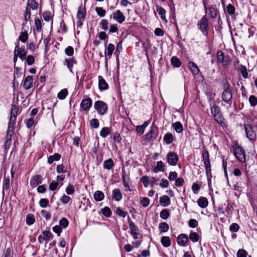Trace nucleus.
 <instances>
[{"instance_id":"2eb2a0df","label":"nucleus","mask_w":257,"mask_h":257,"mask_svg":"<svg viewBox=\"0 0 257 257\" xmlns=\"http://www.w3.org/2000/svg\"><path fill=\"white\" fill-rule=\"evenodd\" d=\"M177 241L179 245L185 246L188 241V236L185 234H180L177 237Z\"/></svg>"},{"instance_id":"6e6d98bb","label":"nucleus","mask_w":257,"mask_h":257,"mask_svg":"<svg viewBox=\"0 0 257 257\" xmlns=\"http://www.w3.org/2000/svg\"><path fill=\"white\" fill-rule=\"evenodd\" d=\"M10 179L9 178H5L4 180V183L3 185V188L4 190H6L7 191H9L10 190Z\"/></svg>"},{"instance_id":"680f3d73","label":"nucleus","mask_w":257,"mask_h":257,"mask_svg":"<svg viewBox=\"0 0 257 257\" xmlns=\"http://www.w3.org/2000/svg\"><path fill=\"white\" fill-rule=\"evenodd\" d=\"M49 203L48 199L46 198L41 199L39 201V205L42 208H46Z\"/></svg>"},{"instance_id":"9b49d317","label":"nucleus","mask_w":257,"mask_h":257,"mask_svg":"<svg viewBox=\"0 0 257 257\" xmlns=\"http://www.w3.org/2000/svg\"><path fill=\"white\" fill-rule=\"evenodd\" d=\"M92 104V100L90 98L83 99L81 102L80 107L82 109L88 112Z\"/></svg>"},{"instance_id":"423d86ee","label":"nucleus","mask_w":257,"mask_h":257,"mask_svg":"<svg viewBox=\"0 0 257 257\" xmlns=\"http://www.w3.org/2000/svg\"><path fill=\"white\" fill-rule=\"evenodd\" d=\"M94 107L97 110L98 114L104 115L107 111V104L100 100L96 101L94 104Z\"/></svg>"},{"instance_id":"1a4fd4ad","label":"nucleus","mask_w":257,"mask_h":257,"mask_svg":"<svg viewBox=\"0 0 257 257\" xmlns=\"http://www.w3.org/2000/svg\"><path fill=\"white\" fill-rule=\"evenodd\" d=\"M167 162L171 165L175 166L177 165L179 158L176 153L173 152L168 153L166 156Z\"/></svg>"},{"instance_id":"f03ea898","label":"nucleus","mask_w":257,"mask_h":257,"mask_svg":"<svg viewBox=\"0 0 257 257\" xmlns=\"http://www.w3.org/2000/svg\"><path fill=\"white\" fill-rule=\"evenodd\" d=\"M222 100L231 105L232 103V92L231 87L228 82H226L223 85V90L221 93Z\"/></svg>"},{"instance_id":"e433bc0d","label":"nucleus","mask_w":257,"mask_h":257,"mask_svg":"<svg viewBox=\"0 0 257 257\" xmlns=\"http://www.w3.org/2000/svg\"><path fill=\"white\" fill-rule=\"evenodd\" d=\"M156 10L159 15L161 16V18L163 20H166L165 14L166 11L161 6H157L156 8Z\"/></svg>"},{"instance_id":"e2e57ef3","label":"nucleus","mask_w":257,"mask_h":257,"mask_svg":"<svg viewBox=\"0 0 257 257\" xmlns=\"http://www.w3.org/2000/svg\"><path fill=\"white\" fill-rule=\"evenodd\" d=\"M71 198L70 197L64 194L60 198L61 202L63 204H67L70 201Z\"/></svg>"},{"instance_id":"0e129e2a","label":"nucleus","mask_w":257,"mask_h":257,"mask_svg":"<svg viewBox=\"0 0 257 257\" xmlns=\"http://www.w3.org/2000/svg\"><path fill=\"white\" fill-rule=\"evenodd\" d=\"M226 10H227V13L229 14V15H233L235 13V8L234 7L231 5V4H229L227 7H226Z\"/></svg>"},{"instance_id":"39448f33","label":"nucleus","mask_w":257,"mask_h":257,"mask_svg":"<svg viewBox=\"0 0 257 257\" xmlns=\"http://www.w3.org/2000/svg\"><path fill=\"white\" fill-rule=\"evenodd\" d=\"M244 127L246 137L250 142L253 143L256 139V135L252 126L249 124H244Z\"/></svg>"},{"instance_id":"0eeeda50","label":"nucleus","mask_w":257,"mask_h":257,"mask_svg":"<svg viewBox=\"0 0 257 257\" xmlns=\"http://www.w3.org/2000/svg\"><path fill=\"white\" fill-rule=\"evenodd\" d=\"M234 155L240 162L243 163L245 161V152L241 147L237 146L234 148Z\"/></svg>"},{"instance_id":"603ef678","label":"nucleus","mask_w":257,"mask_h":257,"mask_svg":"<svg viewBox=\"0 0 257 257\" xmlns=\"http://www.w3.org/2000/svg\"><path fill=\"white\" fill-rule=\"evenodd\" d=\"M141 181L143 183L145 187H147L150 184V177L144 176L141 178Z\"/></svg>"},{"instance_id":"f8f14e48","label":"nucleus","mask_w":257,"mask_h":257,"mask_svg":"<svg viewBox=\"0 0 257 257\" xmlns=\"http://www.w3.org/2000/svg\"><path fill=\"white\" fill-rule=\"evenodd\" d=\"M14 53H17V55L23 61L26 59V52L24 48L19 47V45H16L15 48Z\"/></svg>"},{"instance_id":"7c9ffc66","label":"nucleus","mask_w":257,"mask_h":257,"mask_svg":"<svg viewBox=\"0 0 257 257\" xmlns=\"http://www.w3.org/2000/svg\"><path fill=\"white\" fill-rule=\"evenodd\" d=\"M173 128L177 133H180L183 131V125L179 121H177L172 124Z\"/></svg>"},{"instance_id":"dca6fc26","label":"nucleus","mask_w":257,"mask_h":257,"mask_svg":"<svg viewBox=\"0 0 257 257\" xmlns=\"http://www.w3.org/2000/svg\"><path fill=\"white\" fill-rule=\"evenodd\" d=\"M145 141L146 142H150L156 138L155 128H152L148 134L145 135Z\"/></svg>"},{"instance_id":"a18cd8bd","label":"nucleus","mask_w":257,"mask_h":257,"mask_svg":"<svg viewBox=\"0 0 257 257\" xmlns=\"http://www.w3.org/2000/svg\"><path fill=\"white\" fill-rule=\"evenodd\" d=\"M209 15L212 18H215L218 14V11L214 7H210L208 9Z\"/></svg>"},{"instance_id":"09e8293b","label":"nucleus","mask_w":257,"mask_h":257,"mask_svg":"<svg viewBox=\"0 0 257 257\" xmlns=\"http://www.w3.org/2000/svg\"><path fill=\"white\" fill-rule=\"evenodd\" d=\"M101 212L103 215L106 217H109L111 214V211L110 209L107 206L101 209Z\"/></svg>"},{"instance_id":"c85d7f7f","label":"nucleus","mask_w":257,"mask_h":257,"mask_svg":"<svg viewBox=\"0 0 257 257\" xmlns=\"http://www.w3.org/2000/svg\"><path fill=\"white\" fill-rule=\"evenodd\" d=\"M128 220L129 222V227L131 230V233L139 232V228L133 221L130 220V218L129 216L128 217Z\"/></svg>"},{"instance_id":"4468645a","label":"nucleus","mask_w":257,"mask_h":257,"mask_svg":"<svg viewBox=\"0 0 257 257\" xmlns=\"http://www.w3.org/2000/svg\"><path fill=\"white\" fill-rule=\"evenodd\" d=\"M52 234L49 231H44L42 234L38 237V240L42 243L43 240L48 241L51 239Z\"/></svg>"},{"instance_id":"ea45409f","label":"nucleus","mask_w":257,"mask_h":257,"mask_svg":"<svg viewBox=\"0 0 257 257\" xmlns=\"http://www.w3.org/2000/svg\"><path fill=\"white\" fill-rule=\"evenodd\" d=\"M159 228L161 232H164L168 231L169 226L166 222H162L159 224Z\"/></svg>"},{"instance_id":"37998d69","label":"nucleus","mask_w":257,"mask_h":257,"mask_svg":"<svg viewBox=\"0 0 257 257\" xmlns=\"http://www.w3.org/2000/svg\"><path fill=\"white\" fill-rule=\"evenodd\" d=\"M27 6H29L30 10H36L38 8V3L35 0H31L30 3H28Z\"/></svg>"},{"instance_id":"58836bf2","label":"nucleus","mask_w":257,"mask_h":257,"mask_svg":"<svg viewBox=\"0 0 257 257\" xmlns=\"http://www.w3.org/2000/svg\"><path fill=\"white\" fill-rule=\"evenodd\" d=\"M68 94L67 89L65 88L61 90L57 94V97L61 100L64 99L66 96Z\"/></svg>"},{"instance_id":"72a5a7b5","label":"nucleus","mask_w":257,"mask_h":257,"mask_svg":"<svg viewBox=\"0 0 257 257\" xmlns=\"http://www.w3.org/2000/svg\"><path fill=\"white\" fill-rule=\"evenodd\" d=\"M115 213L122 218H125L127 215V212L125 211H124L120 207H117L115 208Z\"/></svg>"},{"instance_id":"4d7b16f0","label":"nucleus","mask_w":257,"mask_h":257,"mask_svg":"<svg viewBox=\"0 0 257 257\" xmlns=\"http://www.w3.org/2000/svg\"><path fill=\"white\" fill-rule=\"evenodd\" d=\"M90 124L94 128H97L99 126V121L96 118H93L90 120Z\"/></svg>"},{"instance_id":"f704fd0d","label":"nucleus","mask_w":257,"mask_h":257,"mask_svg":"<svg viewBox=\"0 0 257 257\" xmlns=\"http://www.w3.org/2000/svg\"><path fill=\"white\" fill-rule=\"evenodd\" d=\"M113 165V161L111 159L105 160L103 162V167L107 170H110Z\"/></svg>"},{"instance_id":"473e14b6","label":"nucleus","mask_w":257,"mask_h":257,"mask_svg":"<svg viewBox=\"0 0 257 257\" xmlns=\"http://www.w3.org/2000/svg\"><path fill=\"white\" fill-rule=\"evenodd\" d=\"M161 242L165 247H168L171 245V240L169 236H163L161 238Z\"/></svg>"},{"instance_id":"052dcab7","label":"nucleus","mask_w":257,"mask_h":257,"mask_svg":"<svg viewBox=\"0 0 257 257\" xmlns=\"http://www.w3.org/2000/svg\"><path fill=\"white\" fill-rule=\"evenodd\" d=\"M122 184L124 187V190L125 191H131V189L130 187L129 183L127 181L125 178V177L123 176L122 178Z\"/></svg>"},{"instance_id":"aec40b11","label":"nucleus","mask_w":257,"mask_h":257,"mask_svg":"<svg viewBox=\"0 0 257 257\" xmlns=\"http://www.w3.org/2000/svg\"><path fill=\"white\" fill-rule=\"evenodd\" d=\"M98 86L101 90H105L108 88L107 83L101 76H98Z\"/></svg>"},{"instance_id":"a211bd4d","label":"nucleus","mask_w":257,"mask_h":257,"mask_svg":"<svg viewBox=\"0 0 257 257\" xmlns=\"http://www.w3.org/2000/svg\"><path fill=\"white\" fill-rule=\"evenodd\" d=\"M170 198L167 195H163L160 197V203L163 207H167L170 204Z\"/></svg>"},{"instance_id":"4c0bfd02","label":"nucleus","mask_w":257,"mask_h":257,"mask_svg":"<svg viewBox=\"0 0 257 257\" xmlns=\"http://www.w3.org/2000/svg\"><path fill=\"white\" fill-rule=\"evenodd\" d=\"M111 132L110 129L108 127H103L100 132V136L105 138H106Z\"/></svg>"},{"instance_id":"c9c22d12","label":"nucleus","mask_w":257,"mask_h":257,"mask_svg":"<svg viewBox=\"0 0 257 257\" xmlns=\"http://www.w3.org/2000/svg\"><path fill=\"white\" fill-rule=\"evenodd\" d=\"M61 158V155L58 153H55L52 156H50L48 159V162L50 164L53 163L55 161H58Z\"/></svg>"},{"instance_id":"9d476101","label":"nucleus","mask_w":257,"mask_h":257,"mask_svg":"<svg viewBox=\"0 0 257 257\" xmlns=\"http://www.w3.org/2000/svg\"><path fill=\"white\" fill-rule=\"evenodd\" d=\"M112 18L119 24L122 23L125 20L124 15L119 10H117L112 13Z\"/></svg>"},{"instance_id":"864d4df0","label":"nucleus","mask_w":257,"mask_h":257,"mask_svg":"<svg viewBox=\"0 0 257 257\" xmlns=\"http://www.w3.org/2000/svg\"><path fill=\"white\" fill-rule=\"evenodd\" d=\"M114 50V45L112 44H109L107 48V55L110 57Z\"/></svg>"},{"instance_id":"774afa93","label":"nucleus","mask_w":257,"mask_h":257,"mask_svg":"<svg viewBox=\"0 0 257 257\" xmlns=\"http://www.w3.org/2000/svg\"><path fill=\"white\" fill-rule=\"evenodd\" d=\"M236 255L237 257H246L247 252L244 249H240L238 250Z\"/></svg>"},{"instance_id":"69168bd1","label":"nucleus","mask_w":257,"mask_h":257,"mask_svg":"<svg viewBox=\"0 0 257 257\" xmlns=\"http://www.w3.org/2000/svg\"><path fill=\"white\" fill-rule=\"evenodd\" d=\"M65 54L69 56H71L73 55L74 53V49L71 46H68L65 50Z\"/></svg>"},{"instance_id":"338daca9","label":"nucleus","mask_w":257,"mask_h":257,"mask_svg":"<svg viewBox=\"0 0 257 257\" xmlns=\"http://www.w3.org/2000/svg\"><path fill=\"white\" fill-rule=\"evenodd\" d=\"M141 205L144 207H147L150 204V199L147 197H144L140 201Z\"/></svg>"},{"instance_id":"ddd939ff","label":"nucleus","mask_w":257,"mask_h":257,"mask_svg":"<svg viewBox=\"0 0 257 257\" xmlns=\"http://www.w3.org/2000/svg\"><path fill=\"white\" fill-rule=\"evenodd\" d=\"M42 182V177L40 175H35L30 181V185L32 188L36 187Z\"/></svg>"},{"instance_id":"5fc2aeb1","label":"nucleus","mask_w":257,"mask_h":257,"mask_svg":"<svg viewBox=\"0 0 257 257\" xmlns=\"http://www.w3.org/2000/svg\"><path fill=\"white\" fill-rule=\"evenodd\" d=\"M35 25L38 32H40L42 29L41 21L38 18L35 19Z\"/></svg>"},{"instance_id":"bf43d9fd","label":"nucleus","mask_w":257,"mask_h":257,"mask_svg":"<svg viewBox=\"0 0 257 257\" xmlns=\"http://www.w3.org/2000/svg\"><path fill=\"white\" fill-rule=\"evenodd\" d=\"M169 215V211L166 209L162 210L160 212V217L164 219H166Z\"/></svg>"},{"instance_id":"3c124183","label":"nucleus","mask_w":257,"mask_h":257,"mask_svg":"<svg viewBox=\"0 0 257 257\" xmlns=\"http://www.w3.org/2000/svg\"><path fill=\"white\" fill-rule=\"evenodd\" d=\"M108 21L105 19L102 20L99 23L100 27L104 30H107L108 29Z\"/></svg>"},{"instance_id":"13d9d810","label":"nucleus","mask_w":257,"mask_h":257,"mask_svg":"<svg viewBox=\"0 0 257 257\" xmlns=\"http://www.w3.org/2000/svg\"><path fill=\"white\" fill-rule=\"evenodd\" d=\"M249 102L252 106L257 105V98L254 95H250L249 97Z\"/></svg>"},{"instance_id":"f3484780","label":"nucleus","mask_w":257,"mask_h":257,"mask_svg":"<svg viewBox=\"0 0 257 257\" xmlns=\"http://www.w3.org/2000/svg\"><path fill=\"white\" fill-rule=\"evenodd\" d=\"M33 79L32 76H28L24 80L23 87L25 89L28 90L33 86Z\"/></svg>"},{"instance_id":"cd10ccee","label":"nucleus","mask_w":257,"mask_h":257,"mask_svg":"<svg viewBox=\"0 0 257 257\" xmlns=\"http://www.w3.org/2000/svg\"><path fill=\"white\" fill-rule=\"evenodd\" d=\"M165 168V164L161 161L157 163L156 166L154 168V172L157 173L159 171H164Z\"/></svg>"},{"instance_id":"de8ad7c7","label":"nucleus","mask_w":257,"mask_h":257,"mask_svg":"<svg viewBox=\"0 0 257 257\" xmlns=\"http://www.w3.org/2000/svg\"><path fill=\"white\" fill-rule=\"evenodd\" d=\"M240 72L241 73L242 77L245 79L247 78L248 77V72H247L246 67L245 66L241 65L240 66Z\"/></svg>"},{"instance_id":"393cba45","label":"nucleus","mask_w":257,"mask_h":257,"mask_svg":"<svg viewBox=\"0 0 257 257\" xmlns=\"http://www.w3.org/2000/svg\"><path fill=\"white\" fill-rule=\"evenodd\" d=\"M163 140L167 145H169L173 142L174 137L171 133H167L165 135Z\"/></svg>"},{"instance_id":"c03bdc74","label":"nucleus","mask_w":257,"mask_h":257,"mask_svg":"<svg viewBox=\"0 0 257 257\" xmlns=\"http://www.w3.org/2000/svg\"><path fill=\"white\" fill-rule=\"evenodd\" d=\"M35 221V219L33 214H29L26 217V223L28 225H32Z\"/></svg>"},{"instance_id":"5701e85b","label":"nucleus","mask_w":257,"mask_h":257,"mask_svg":"<svg viewBox=\"0 0 257 257\" xmlns=\"http://www.w3.org/2000/svg\"><path fill=\"white\" fill-rule=\"evenodd\" d=\"M65 61L67 64L68 68L69 69L71 72H72V68L74 64H76L77 62L75 58H72L69 59H66Z\"/></svg>"},{"instance_id":"f257e3e1","label":"nucleus","mask_w":257,"mask_h":257,"mask_svg":"<svg viewBox=\"0 0 257 257\" xmlns=\"http://www.w3.org/2000/svg\"><path fill=\"white\" fill-rule=\"evenodd\" d=\"M211 112L215 120L222 127H225L226 126L224 122V118L221 113L220 108L218 105L216 104H214L211 107Z\"/></svg>"},{"instance_id":"2f4dec72","label":"nucleus","mask_w":257,"mask_h":257,"mask_svg":"<svg viewBox=\"0 0 257 257\" xmlns=\"http://www.w3.org/2000/svg\"><path fill=\"white\" fill-rule=\"evenodd\" d=\"M104 195L102 191H96L94 194V198L96 201H100L104 199Z\"/></svg>"},{"instance_id":"b1692460","label":"nucleus","mask_w":257,"mask_h":257,"mask_svg":"<svg viewBox=\"0 0 257 257\" xmlns=\"http://www.w3.org/2000/svg\"><path fill=\"white\" fill-rule=\"evenodd\" d=\"M14 125L8 124V130L7 131V135L6 137V140H12V137L14 135Z\"/></svg>"},{"instance_id":"6e6552de","label":"nucleus","mask_w":257,"mask_h":257,"mask_svg":"<svg viewBox=\"0 0 257 257\" xmlns=\"http://www.w3.org/2000/svg\"><path fill=\"white\" fill-rule=\"evenodd\" d=\"M18 106L16 104H12L11 110V116L8 124H12V125H14L17 118V116L18 114Z\"/></svg>"},{"instance_id":"a878e982","label":"nucleus","mask_w":257,"mask_h":257,"mask_svg":"<svg viewBox=\"0 0 257 257\" xmlns=\"http://www.w3.org/2000/svg\"><path fill=\"white\" fill-rule=\"evenodd\" d=\"M188 66L193 74H197L199 72V68L195 63L193 62H189Z\"/></svg>"},{"instance_id":"412c9836","label":"nucleus","mask_w":257,"mask_h":257,"mask_svg":"<svg viewBox=\"0 0 257 257\" xmlns=\"http://www.w3.org/2000/svg\"><path fill=\"white\" fill-rule=\"evenodd\" d=\"M197 203L199 206L202 208H206L208 204V201L207 198L205 197H200L198 199Z\"/></svg>"},{"instance_id":"79ce46f5","label":"nucleus","mask_w":257,"mask_h":257,"mask_svg":"<svg viewBox=\"0 0 257 257\" xmlns=\"http://www.w3.org/2000/svg\"><path fill=\"white\" fill-rule=\"evenodd\" d=\"M171 64L176 67H179L181 65V61L176 56H173L172 57Z\"/></svg>"},{"instance_id":"bb28decb","label":"nucleus","mask_w":257,"mask_h":257,"mask_svg":"<svg viewBox=\"0 0 257 257\" xmlns=\"http://www.w3.org/2000/svg\"><path fill=\"white\" fill-rule=\"evenodd\" d=\"M86 15V10L84 8L82 7L81 6L79 7L78 11L77 14V19L80 20L81 19H84Z\"/></svg>"},{"instance_id":"8fccbe9b","label":"nucleus","mask_w":257,"mask_h":257,"mask_svg":"<svg viewBox=\"0 0 257 257\" xmlns=\"http://www.w3.org/2000/svg\"><path fill=\"white\" fill-rule=\"evenodd\" d=\"M95 11L97 15L100 17H103L106 14V11L101 7L95 8Z\"/></svg>"},{"instance_id":"7ed1b4c3","label":"nucleus","mask_w":257,"mask_h":257,"mask_svg":"<svg viewBox=\"0 0 257 257\" xmlns=\"http://www.w3.org/2000/svg\"><path fill=\"white\" fill-rule=\"evenodd\" d=\"M208 20L205 16H203L199 22L198 23V29L203 33V35L205 36H208Z\"/></svg>"},{"instance_id":"c756f323","label":"nucleus","mask_w":257,"mask_h":257,"mask_svg":"<svg viewBox=\"0 0 257 257\" xmlns=\"http://www.w3.org/2000/svg\"><path fill=\"white\" fill-rule=\"evenodd\" d=\"M28 38V32L27 31H24L20 33V35L19 36V40L22 43H25L27 41Z\"/></svg>"},{"instance_id":"4be33fe9","label":"nucleus","mask_w":257,"mask_h":257,"mask_svg":"<svg viewBox=\"0 0 257 257\" xmlns=\"http://www.w3.org/2000/svg\"><path fill=\"white\" fill-rule=\"evenodd\" d=\"M31 16V11L30 10V7L27 6L25 13H24V18L25 23L23 24V26L25 25L27 22L30 20Z\"/></svg>"},{"instance_id":"a19ab883","label":"nucleus","mask_w":257,"mask_h":257,"mask_svg":"<svg viewBox=\"0 0 257 257\" xmlns=\"http://www.w3.org/2000/svg\"><path fill=\"white\" fill-rule=\"evenodd\" d=\"M189 238L193 242H195L199 241L200 236L197 233L195 232H191L189 234Z\"/></svg>"},{"instance_id":"49530a36","label":"nucleus","mask_w":257,"mask_h":257,"mask_svg":"<svg viewBox=\"0 0 257 257\" xmlns=\"http://www.w3.org/2000/svg\"><path fill=\"white\" fill-rule=\"evenodd\" d=\"M43 17L45 21L49 22L52 19L53 16L50 12H44L43 14Z\"/></svg>"},{"instance_id":"20e7f679","label":"nucleus","mask_w":257,"mask_h":257,"mask_svg":"<svg viewBox=\"0 0 257 257\" xmlns=\"http://www.w3.org/2000/svg\"><path fill=\"white\" fill-rule=\"evenodd\" d=\"M202 161L205 168L206 175L208 176L209 174L211 173V165L209 160V155L207 151H204L202 154Z\"/></svg>"},{"instance_id":"6ab92c4d","label":"nucleus","mask_w":257,"mask_h":257,"mask_svg":"<svg viewBox=\"0 0 257 257\" xmlns=\"http://www.w3.org/2000/svg\"><path fill=\"white\" fill-rule=\"evenodd\" d=\"M112 197L115 201H120L122 198V195L120 189L118 188L113 189L112 190Z\"/></svg>"}]
</instances>
